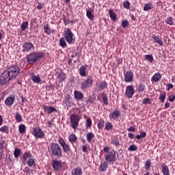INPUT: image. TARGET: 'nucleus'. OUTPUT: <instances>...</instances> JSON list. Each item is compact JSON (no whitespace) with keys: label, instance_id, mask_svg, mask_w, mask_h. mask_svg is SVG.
<instances>
[{"label":"nucleus","instance_id":"f257e3e1","mask_svg":"<svg viewBox=\"0 0 175 175\" xmlns=\"http://www.w3.org/2000/svg\"><path fill=\"white\" fill-rule=\"evenodd\" d=\"M44 57V53L43 52L34 51L30 53L26 57L27 62L28 64H32L38 62L39 59H42Z\"/></svg>","mask_w":175,"mask_h":175},{"label":"nucleus","instance_id":"f03ea898","mask_svg":"<svg viewBox=\"0 0 175 175\" xmlns=\"http://www.w3.org/2000/svg\"><path fill=\"white\" fill-rule=\"evenodd\" d=\"M103 151L105 152V159L107 162H110V163H114L117 161V156L116 155V151L111 150L110 146H105L103 148Z\"/></svg>","mask_w":175,"mask_h":175},{"label":"nucleus","instance_id":"7ed1b4c3","mask_svg":"<svg viewBox=\"0 0 175 175\" xmlns=\"http://www.w3.org/2000/svg\"><path fill=\"white\" fill-rule=\"evenodd\" d=\"M21 159H22V161H27V166H29V167H32V166L35 165V159L32 156V153L29 151L25 152L21 157Z\"/></svg>","mask_w":175,"mask_h":175},{"label":"nucleus","instance_id":"20e7f679","mask_svg":"<svg viewBox=\"0 0 175 175\" xmlns=\"http://www.w3.org/2000/svg\"><path fill=\"white\" fill-rule=\"evenodd\" d=\"M50 147L51 152L53 157H57L58 158H61V157H62V150L58 144L51 143Z\"/></svg>","mask_w":175,"mask_h":175},{"label":"nucleus","instance_id":"39448f33","mask_svg":"<svg viewBox=\"0 0 175 175\" xmlns=\"http://www.w3.org/2000/svg\"><path fill=\"white\" fill-rule=\"evenodd\" d=\"M64 39H66L67 43L68 44H73L76 41V38H75V34L72 32L70 29L68 28L64 31Z\"/></svg>","mask_w":175,"mask_h":175},{"label":"nucleus","instance_id":"423d86ee","mask_svg":"<svg viewBox=\"0 0 175 175\" xmlns=\"http://www.w3.org/2000/svg\"><path fill=\"white\" fill-rule=\"evenodd\" d=\"M5 72L10 75L12 79H14L17 77V76H18V73H20V67L17 65H12L10 66Z\"/></svg>","mask_w":175,"mask_h":175},{"label":"nucleus","instance_id":"0eeeda50","mask_svg":"<svg viewBox=\"0 0 175 175\" xmlns=\"http://www.w3.org/2000/svg\"><path fill=\"white\" fill-rule=\"evenodd\" d=\"M70 120L71 128H72V129H77V126H79V122L81 120L80 116L77 114H72L70 116Z\"/></svg>","mask_w":175,"mask_h":175},{"label":"nucleus","instance_id":"6e6552de","mask_svg":"<svg viewBox=\"0 0 175 175\" xmlns=\"http://www.w3.org/2000/svg\"><path fill=\"white\" fill-rule=\"evenodd\" d=\"M32 135L34 137H36V139H43L45 136L44 132L39 126L33 128Z\"/></svg>","mask_w":175,"mask_h":175},{"label":"nucleus","instance_id":"1a4fd4ad","mask_svg":"<svg viewBox=\"0 0 175 175\" xmlns=\"http://www.w3.org/2000/svg\"><path fill=\"white\" fill-rule=\"evenodd\" d=\"M12 78L10 77V75L4 70L1 75L0 76V83L1 84H8Z\"/></svg>","mask_w":175,"mask_h":175},{"label":"nucleus","instance_id":"9d476101","mask_svg":"<svg viewBox=\"0 0 175 175\" xmlns=\"http://www.w3.org/2000/svg\"><path fill=\"white\" fill-rule=\"evenodd\" d=\"M23 53H29V51L35 50V46L32 42H25L23 44Z\"/></svg>","mask_w":175,"mask_h":175},{"label":"nucleus","instance_id":"9b49d317","mask_svg":"<svg viewBox=\"0 0 175 175\" xmlns=\"http://www.w3.org/2000/svg\"><path fill=\"white\" fill-rule=\"evenodd\" d=\"M92 87V79L91 78H87L84 81L81 83V90H87Z\"/></svg>","mask_w":175,"mask_h":175},{"label":"nucleus","instance_id":"f8f14e48","mask_svg":"<svg viewBox=\"0 0 175 175\" xmlns=\"http://www.w3.org/2000/svg\"><path fill=\"white\" fill-rule=\"evenodd\" d=\"M125 95L126 98L131 99L133 95H135V88L132 85H128L126 87Z\"/></svg>","mask_w":175,"mask_h":175},{"label":"nucleus","instance_id":"ddd939ff","mask_svg":"<svg viewBox=\"0 0 175 175\" xmlns=\"http://www.w3.org/2000/svg\"><path fill=\"white\" fill-rule=\"evenodd\" d=\"M63 103L68 107H71V106H73V100L72 99V96L68 94L64 95V99Z\"/></svg>","mask_w":175,"mask_h":175},{"label":"nucleus","instance_id":"4468645a","mask_svg":"<svg viewBox=\"0 0 175 175\" xmlns=\"http://www.w3.org/2000/svg\"><path fill=\"white\" fill-rule=\"evenodd\" d=\"M58 142L62 148H63L64 152H69V151H70V148H69V145H68V144L65 142V140H64V139L59 138Z\"/></svg>","mask_w":175,"mask_h":175},{"label":"nucleus","instance_id":"2eb2a0df","mask_svg":"<svg viewBox=\"0 0 175 175\" xmlns=\"http://www.w3.org/2000/svg\"><path fill=\"white\" fill-rule=\"evenodd\" d=\"M124 81L125 83H132L133 81V72L131 70L127 71L124 74Z\"/></svg>","mask_w":175,"mask_h":175},{"label":"nucleus","instance_id":"dca6fc26","mask_svg":"<svg viewBox=\"0 0 175 175\" xmlns=\"http://www.w3.org/2000/svg\"><path fill=\"white\" fill-rule=\"evenodd\" d=\"M120 116H121V112L118 109H116L109 114V119L111 121H113V120H117V118H119Z\"/></svg>","mask_w":175,"mask_h":175},{"label":"nucleus","instance_id":"f3484780","mask_svg":"<svg viewBox=\"0 0 175 175\" xmlns=\"http://www.w3.org/2000/svg\"><path fill=\"white\" fill-rule=\"evenodd\" d=\"M44 111L45 113H47V114H51V113L57 112V109L53 106H43Z\"/></svg>","mask_w":175,"mask_h":175},{"label":"nucleus","instance_id":"a211bd4d","mask_svg":"<svg viewBox=\"0 0 175 175\" xmlns=\"http://www.w3.org/2000/svg\"><path fill=\"white\" fill-rule=\"evenodd\" d=\"M15 99H16V98H14V96H13L7 97L4 101L5 106H8V107L12 106V105H13V103H14Z\"/></svg>","mask_w":175,"mask_h":175},{"label":"nucleus","instance_id":"6ab92c4d","mask_svg":"<svg viewBox=\"0 0 175 175\" xmlns=\"http://www.w3.org/2000/svg\"><path fill=\"white\" fill-rule=\"evenodd\" d=\"M96 85L97 87V91H102L107 88V85L105 81H103L100 83H96Z\"/></svg>","mask_w":175,"mask_h":175},{"label":"nucleus","instance_id":"aec40b11","mask_svg":"<svg viewBox=\"0 0 175 175\" xmlns=\"http://www.w3.org/2000/svg\"><path fill=\"white\" fill-rule=\"evenodd\" d=\"M162 79V75L159 72H156L151 78L152 83H158Z\"/></svg>","mask_w":175,"mask_h":175},{"label":"nucleus","instance_id":"412c9836","mask_svg":"<svg viewBox=\"0 0 175 175\" xmlns=\"http://www.w3.org/2000/svg\"><path fill=\"white\" fill-rule=\"evenodd\" d=\"M52 166L55 170H59L62 167V164L60 161L54 160L52 161Z\"/></svg>","mask_w":175,"mask_h":175},{"label":"nucleus","instance_id":"4be33fe9","mask_svg":"<svg viewBox=\"0 0 175 175\" xmlns=\"http://www.w3.org/2000/svg\"><path fill=\"white\" fill-rule=\"evenodd\" d=\"M30 79L35 84H40L42 83V79L39 75H32Z\"/></svg>","mask_w":175,"mask_h":175},{"label":"nucleus","instance_id":"5701e85b","mask_svg":"<svg viewBox=\"0 0 175 175\" xmlns=\"http://www.w3.org/2000/svg\"><path fill=\"white\" fill-rule=\"evenodd\" d=\"M74 96L77 100H81L84 98V95H83V93L81 92H79L77 90H75L74 92Z\"/></svg>","mask_w":175,"mask_h":175},{"label":"nucleus","instance_id":"b1692460","mask_svg":"<svg viewBox=\"0 0 175 175\" xmlns=\"http://www.w3.org/2000/svg\"><path fill=\"white\" fill-rule=\"evenodd\" d=\"M107 167H109V165H107V162L102 161L99 166L98 170L100 172H106V170H107Z\"/></svg>","mask_w":175,"mask_h":175},{"label":"nucleus","instance_id":"393cba45","mask_svg":"<svg viewBox=\"0 0 175 175\" xmlns=\"http://www.w3.org/2000/svg\"><path fill=\"white\" fill-rule=\"evenodd\" d=\"M71 175H83V170L80 167H75L72 170Z\"/></svg>","mask_w":175,"mask_h":175},{"label":"nucleus","instance_id":"a878e982","mask_svg":"<svg viewBox=\"0 0 175 175\" xmlns=\"http://www.w3.org/2000/svg\"><path fill=\"white\" fill-rule=\"evenodd\" d=\"M79 75L83 77L87 76V66H81L79 68Z\"/></svg>","mask_w":175,"mask_h":175},{"label":"nucleus","instance_id":"bb28decb","mask_svg":"<svg viewBox=\"0 0 175 175\" xmlns=\"http://www.w3.org/2000/svg\"><path fill=\"white\" fill-rule=\"evenodd\" d=\"M108 13H109V17H110L111 20H112V21H116V20H117V15L116 14L114 11H113V10L109 9L108 10Z\"/></svg>","mask_w":175,"mask_h":175},{"label":"nucleus","instance_id":"cd10ccee","mask_svg":"<svg viewBox=\"0 0 175 175\" xmlns=\"http://www.w3.org/2000/svg\"><path fill=\"white\" fill-rule=\"evenodd\" d=\"M86 16L90 21H94V14H92V10H86Z\"/></svg>","mask_w":175,"mask_h":175},{"label":"nucleus","instance_id":"c85d7f7f","mask_svg":"<svg viewBox=\"0 0 175 175\" xmlns=\"http://www.w3.org/2000/svg\"><path fill=\"white\" fill-rule=\"evenodd\" d=\"M87 141L88 143H92V140L94 139V137H95V134L94 133H88L86 135Z\"/></svg>","mask_w":175,"mask_h":175},{"label":"nucleus","instance_id":"c756f323","mask_svg":"<svg viewBox=\"0 0 175 175\" xmlns=\"http://www.w3.org/2000/svg\"><path fill=\"white\" fill-rule=\"evenodd\" d=\"M153 39L155 43H157L159 46H163V41L159 38V36H154Z\"/></svg>","mask_w":175,"mask_h":175},{"label":"nucleus","instance_id":"7c9ffc66","mask_svg":"<svg viewBox=\"0 0 175 175\" xmlns=\"http://www.w3.org/2000/svg\"><path fill=\"white\" fill-rule=\"evenodd\" d=\"M151 9H154V5L151 3H146L144 6V12H148V10H151Z\"/></svg>","mask_w":175,"mask_h":175},{"label":"nucleus","instance_id":"2f4dec72","mask_svg":"<svg viewBox=\"0 0 175 175\" xmlns=\"http://www.w3.org/2000/svg\"><path fill=\"white\" fill-rule=\"evenodd\" d=\"M162 173L163 175H170V172H169V167L167 165H161Z\"/></svg>","mask_w":175,"mask_h":175},{"label":"nucleus","instance_id":"473e14b6","mask_svg":"<svg viewBox=\"0 0 175 175\" xmlns=\"http://www.w3.org/2000/svg\"><path fill=\"white\" fill-rule=\"evenodd\" d=\"M68 140L71 143V144H73V143H75L77 140V137H76V135L72 133L69 135Z\"/></svg>","mask_w":175,"mask_h":175},{"label":"nucleus","instance_id":"72a5a7b5","mask_svg":"<svg viewBox=\"0 0 175 175\" xmlns=\"http://www.w3.org/2000/svg\"><path fill=\"white\" fill-rule=\"evenodd\" d=\"M113 128H114V125H113V123L110 122H107L105 124V131H113Z\"/></svg>","mask_w":175,"mask_h":175},{"label":"nucleus","instance_id":"f704fd0d","mask_svg":"<svg viewBox=\"0 0 175 175\" xmlns=\"http://www.w3.org/2000/svg\"><path fill=\"white\" fill-rule=\"evenodd\" d=\"M0 132L2 133H5L6 135H9V126L4 125L0 128Z\"/></svg>","mask_w":175,"mask_h":175},{"label":"nucleus","instance_id":"c9c22d12","mask_svg":"<svg viewBox=\"0 0 175 175\" xmlns=\"http://www.w3.org/2000/svg\"><path fill=\"white\" fill-rule=\"evenodd\" d=\"M26 129H27V127H25V124H20L18 126V132L21 135H24V133H25Z\"/></svg>","mask_w":175,"mask_h":175},{"label":"nucleus","instance_id":"e433bc0d","mask_svg":"<svg viewBox=\"0 0 175 175\" xmlns=\"http://www.w3.org/2000/svg\"><path fill=\"white\" fill-rule=\"evenodd\" d=\"M59 44L63 49H65V47H66L67 44H66V40H65V38L62 37L60 38Z\"/></svg>","mask_w":175,"mask_h":175},{"label":"nucleus","instance_id":"4c0bfd02","mask_svg":"<svg viewBox=\"0 0 175 175\" xmlns=\"http://www.w3.org/2000/svg\"><path fill=\"white\" fill-rule=\"evenodd\" d=\"M102 98H103V102L104 105H106L107 106V105H109V100L107 98V94H105V92H103L102 94Z\"/></svg>","mask_w":175,"mask_h":175},{"label":"nucleus","instance_id":"58836bf2","mask_svg":"<svg viewBox=\"0 0 175 175\" xmlns=\"http://www.w3.org/2000/svg\"><path fill=\"white\" fill-rule=\"evenodd\" d=\"M111 144H113L116 147H120V141L117 138H112Z\"/></svg>","mask_w":175,"mask_h":175},{"label":"nucleus","instance_id":"ea45409f","mask_svg":"<svg viewBox=\"0 0 175 175\" xmlns=\"http://www.w3.org/2000/svg\"><path fill=\"white\" fill-rule=\"evenodd\" d=\"M20 155H21V150H20V148H16L14 150V158L17 159L18 157H20Z\"/></svg>","mask_w":175,"mask_h":175},{"label":"nucleus","instance_id":"a19ab883","mask_svg":"<svg viewBox=\"0 0 175 175\" xmlns=\"http://www.w3.org/2000/svg\"><path fill=\"white\" fill-rule=\"evenodd\" d=\"M165 98H166V92H163L160 94L159 99L160 102H161V103H163V102H165Z\"/></svg>","mask_w":175,"mask_h":175},{"label":"nucleus","instance_id":"79ce46f5","mask_svg":"<svg viewBox=\"0 0 175 175\" xmlns=\"http://www.w3.org/2000/svg\"><path fill=\"white\" fill-rule=\"evenodd\" d=\"M44 31L46 35H50L51 33V30L50 29V27L49 25H46L44 26Z\"/></svg>","mask_w":175,"mask_h":175},{"label":"nucleus","instance_id":"37998d69","mask_svg":"<svg viewBox=\"0 0 175 175\" xmlns=\"http://www.w3.org/2000/svg\"><path fill=\"white\" fill-rule=\"evenodd\" d=\"M146 136H147V133L146 132L142 131L139 135H137L135 136V139H137V140H139L142 137H146Z\"/></svg>","mask_w":175,"mask_h":175},{"label":"nucleus","instance_id":"c03bdc74","mask_svg":"<svg viewBox=\"0 0 175 175\" xmlns=\"http://www.w3.org/2000/svg\"><path fill=\"white\" fill-rule=\"evenodd\" d=\"M151 167V160L148 159L145 163V169L146 170H150Z\"/></svg>","mask_w":175,"mask_h":175},{"label":"nucleus","instance_id":"a18cd8bd","mask_svg":"<svg viewBox=\"0 0 175 175\" xmlns=\"http://www.w3.org/2000/svg\"><path fill=\"white\" fill-rule=\"evenodd\" d=\"M166 24L168 25H173L174 24V22L173 21V17H169L165 21Z\"/></svg>","mask_w":175,"mask_h":175},{"label":"nucleus","instance_id":"49530a36","mask_svg":"<svg viewBox=\"0 0 175 175\" xmlns=\"http://www.w3.org/2000/svg\"><path fill=\"white\" fill-rule=\"evenodd\" d=\"M15 119L16 120V122H21L23 121V116L19 113H16Z\"/></svg>","mask_w":175,"mask_h":175},{"label":"nucleus","instance_id":"de8ad7c7","mask_svg":"<svg viewBox=\"0 0 175 175\" xmlns=\"http://www.w3.org/2000/svg\"><path fill=\"white\" fill-rule=\"evenodd\" d=\"M92 126V120H91V118H88L86 120V128H91V126Z\"/></svg>","mask_w":175,"mask_h":175},{"label":"nucleus","instance_id":"09e8293b","mask_svg":"<svg viewBox=\"0 0 175 175\" xmlns=\"http://www.w3.org/2000/svg\"><path fill=\"white\" fill-rule=\"evenodd\" d=\"M97 126L99 129H103V126H105V120H100L98 122Z\"/></svg>","mask_w":175,"mask_h":175},{"label":"nucleus","instance_id":"8fccbe9b","mask_svg":"<svg viewBox=\"0 0 175 175\" xmlns=\"http://www.w3.org/2000/svg\"><path fill=\"white\" fill-rule=\"evenodd\" d=\"M137 150V146L136 145H131L128 148V150L130 152L136 151Z\"/></svg>","mask_w":175,"mask_h":175},{"label":"nucleus","instance_id":"3c124183","mask_svg":"<svg viewBox=\"0 0 175 175\" xmlns=\"http://www.w3.org/2000/svg\"><path fill=\"white\" fill-rule=\"evenodd\" d=\"M146 90V85L143 83L139 84L138 87V92H143Z\"/></svg>","mask_w":175,"mask_h":175},{"label":"nucleus","instance_id":"603ef678","mask_svg":"<svg viewBox=\"0 0 175 175\" xmlns=\"http://www.w3.org/2000/svg\"><path fill=\"white\" fill-rule=\"evenodd\" d=\"M28 21H25L23 23H22L21 25V29L22 31H25V29H27V28H28Z\"/></svg>","mask_w":175,"mask_h":175},{"label":"nucleus","instance_id":"864d4df0","mask_svg":"<svg viewBox=\"0 0 175 175\" xmlns=\"http://www.w3.org/2000/svg\"><path fill=\"white\" fill-rule=\"evenodd\" d=\"M146 59L149 61V62H150V64H151L154 61V57H152V55H146Z\"/></svg>","mask_w":175,"mask_h":175},{"label":"nucleus","instance_id":"5fc2aeb1","mask_svg":"<svg viewBox=\"0 0 175 175\" xmlns=\"http://www.w3.org/2000/svg\"><path fill=\"white\" fill-rule=\"evenodd\" d=\"M131 6V3H129V1H126L123 3V8H124V9H129Z\"/></svg>","mask_w":175,"mask_h":175},{"label":"nucleus","instance_id":"6e6d98bb","mask_svg":"<svg viewBox=\"0 0 175 175\" xmlns=\"http://www.w3.org/2000/svg\"><path fill=\"white\" fill-rule=\"evenodd\" d=\"M129 24V23L128 22V21H126V20L122 21V28H126V27H128Z\"/></svg>","mask_w":175,"mask_h":175},{"label":"nucleus","instance_id":"4d7b16f0","mask_svg":"<svg viewBox=\"0 0 175 175\" xmlns=\"http://www.w3.org/2000/svg\"><path fill=\"white\" fill-rule=\"evenodd\" d=\"M62 20H63L65 25H68L70 24V23H72V21L70 20H69V19H68V18H66L65 17H64L62 18Z\"/></svg>","mask_w":175,"mask_h":175},{"label":"nucleus","instance_id":"13d9d810","mask_svg":"<svg viewBox=\"0 0 175 175\" xmlns=\"http://www.w3.org/2000/svg\"><path fill=\"white\" fill-rule=\"evenodd\" d=\"M142 103H144V105H151V102H150V99L148 98H144Z\"/></svg>","mask_w":175,"mask_h":175},{"label":"nucleus","instance_id":"bf43d9fd","mask_svg":"<svg viewBox=\"0 0 175 175\" xmlns=\"http://www.w3.org/2000/svg\"><path fill=\"white\" fill-rule=\"evenodd\" d=\"M174 85L172 83H167V91H170L172 88H174Z\"/></svg>","mask_w":175,"mask_h":175},{"label":"nucleus","instance_id":"052dcab7","mask_svg":"<svg viewBox=\"0 0 175 175\" xmlns=\"http://www.w3.org/2000/svg\"><path fill=\"white\" fill-rule=\"evenodd\" d=\"M128 132H136V128L134 126H130V128L127 129Z\"/></svg>","mask_w":175,"mask_h":175},{"label":"nucleus","instance_id":"680f3d73","mask_svg":"<svg viewBox=\"0 0 175 175\" xmlns=\"http://www.w3.org/2000/svg\"><path fill=\"white\" fill-rule=\"evenodd\" d=\"M170 102H174L175 96L174 95H170L168 97Z\"/></svg>","mask_w":175,"mask_h":175},{"label":"nucleus","instance_id":"e2e57ef3","mask_svg":"<svg viewBox=\"0 0 175 175\" xmlns=\"http://www.w3.org/2000/svg\"><path fill=\"white\" fill-rule=\"evenodd\" d=\"M36 8L38 10H42V9H43V5L41 3H38V5Z\"/></svg>","mask_w":175,"mask_h":175},{"label":"nucleus","instance_id":"0e129e2a","mask_svg":"<svg viewBox=\"0 0 175 175\" xmlns=\"http://www.w3.org/2000/svg\"><path fill=\"white\" fill-rule=\"evenodd\" d=\"M87 103H94V98L92 96H90L87 100Z\"/></svg>","mask_w":175,"mask_h":175},{"label":"nucleus","instance_id":"69168bd1","mask_svg":"<svg viewBox=\"0 0 175 175\" xmlns=\"http://www.w3.org/2000/svg\"><path fill=\"white\" fill-rule=\"evenodd\" d=\"M47 125L49 128H53V122H51V121L49 120L47 122Z\"/></svg>","mask_w":175,"mask_h":175},{"label":"nucleus","instance_id":"338daca9","mask_svg":"<svg viewBox=\"0 0 175 175\" xmlns=\"http://www.w3.org/2000/svg\"><path fill=\"white\" fill-rule=\"evenodd\" d=\"M129 139H133V137H135V135H133V133H129Z\"/></svg>","mask_w":175,"mask_h":175},{"label":"nucleus","instance_id":"774afa93","mask_svg":"<svg viewBox=\"0 0 175 175\" xmlns=\"http://www.w3.org/2000/svg\"><path fill=\"white\" fill-rule=\"evenodd\" d=\"M82 151H83V152H87V146H83Z\"/></svg>","mask_w":175,"mask_h":175}]
</instances>
